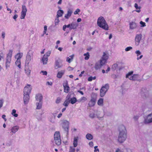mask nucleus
Returning a JSON list of instances; mask_svg holds the SVG:
<instances>
[{"label": "nucleus", "instance_id": "nucleus-46", "mask_svg": "<svg viewBox=\"0 0 152 152\" xmlns=\"http://www.w3.org/2000/svg\"><path fill=\"white\" fill-rule=\"evenodd\" d=\"M132 48H133L132 47L129 46L126 48L125 50L127 52L132 50Z\"/></svg>", "mask_w": 152, "mask_h": 152}, {"label": "nucleus", "instance_id": "nucleus-41", "mask_svg": "<svg viewBox=\"0 0 152 152\" xmlns=\"http://www.w3.org/2000/svg\"><path fill=\"white\" fill-rule=\"evenodd\" d=\"M15 64L19 68H20L21 67V63L20 60H17L15 62Z\"/></svg>", "mask_w": 152, "mask_h": 152}, {"label": "nucleus", "instance_id": "nucleus-38", "mask_svg": "<svg viewBox=\"0 0 152 152\" xmlns=\"http://www.w3.org/2000/svg\"><path fill=\"white\" fill-rule=\"evenodd\" d=\"M86 138L89 140H91L93 139V136L90 134H87L86 136Z\"/></svg>", "mask_w": 152, "mask_h": 152}, {"label": "nucleus", "instance_id": "nucleus-35", "mask_svg": "<svg viewBox=\"0 0 152 152\" xmlns=\"http://www.w3.org/2000/svg\"><path fill=\"white\" fill-rule=\"evenodd\" d=\"M23 56L22 53H18L15 56V58L17 60H20V58H21Z\"/></svg>", "mask_w": 152, "mask_h": 152}, {"label": "nucleus", "instance_id": "nucleus-47", "mask_svg": "<svg viewBox=\"0 0 152 152\" xmlns=\"http://www.w3.org/2000/svg\"><path fill=\"white\" fill-rule=\"evenodd\" d=\"M47 26L45 25L44 26V31H43V35L45 34H46L47 35L48 34H46V31H47Z\"/></svg>", "mask_w": 152, "mask_h": 152}, {"label": "nucleus", "instance_id": "nucleus-34", "mask_svg": "<svg viewBox=\"0 0 152 152\" xmlns=\"http://www.w3.org/2000/svg\"><path fill=\"white\" fill-rule=\"evenodd\" d=\"M36 105L37 106V109L39 110L41 109L42 107V102H37L36 103Z\"/></svg>", "mask_w": 152, "mask_h": 152}, {"label": "nucleus", "instance_id": "nucleus-9", "mask_svg": "<svg viewBox=\"0 0 152 152\" xmlns=\"http://www.w3.org/2000/svg\"><path fill=\"white\" fill-rule=\"evenodd\" d=\"M142 38V35L141 34H137L135 38V44L136 45H139Z\"/></svg>", "mask_w": 152, "mask_h": 152}, {"label": "nucleus", "instance_id": "nucleus-57", "mask_svg": "<svg viewBox=\"0 0 152 152\" xmlns=\"http://www.w3.org/2000/svg\"><path fill=\"white\" fill-rule=\"evenodd\" d=\"M18 15L16 14H15V15L13 16V18L15 20V21H16V19L18 17Z\"/></svg>", "mask_w": 152, "mask_h": 152}, {"label": "nucleus", "instance_id": "nucleus-7", "mask_svg": "<svg viewBox=\"0 0 152 152\" xmlns=\"http://www.w3.org/2000/svg\"><path fill=\"white\" fill-rule=\"evenodd\" d=\"M27 11V9L26 6L24 5H22V10L21 12L20 16V18L23 19L25 18Z\"/></svg>", "mask_w": 152, "mask_h": 152}, {"label": "nucleus", "instance_id": "nucleus-37", "mask_svg": "<svg viewBox=\"0 0 152 152\" xmlns=\"http://www.w3.org/2000/svg\"><path fill=\"white\" fill-rule=\"evenodd\" d=\"M97 104L99 106H102L103 104V99L102 98L99 99L98 101Z\"/></svg>", "mask_w": 152, "mask_h": 152}, {"label": "nucleus", "instance_id": "nucleus-25", "mask_svg": "<svg viewBox=\"0 0 152 152\" xmlns=\"http://www.w3.org/2000/svg\"><path fill=\"white\" fill-rule=\"evenodd\" d=\"M48 60V57L46 56V55H44L42 59V62L43 64H47Z\"/></svg>", "mask_w": 152, "mask_h": 152}, {"label": "nucleus", "instance_id": "nucleus-60", "mask_svg": "<svg viewBox=\"0 0 152 152\" xmlns=\"http://www.w3.org/2000/svg\"><path fill=\"white\" fill-rule=\"evenodd\" d=\"M138 118L139 116H134L133 117V119L135 121H137Z\"/></svg>", "mask_w": 152, "mask_h": 152}, {"label": "nucleus", "instance_id": "nucleus-14", "mask_svg": "<svg viewBox=\"0 0 152 152\" xmlns=\"http://www.w3.org/2000/svg\"><path fill=\"white\" fill-rule=\"evenodd\" d=\"M63 87H64V91L66 93H67L69 90V87L68 85L67 82L66 81L64 82L63 84Z\"/></svg>", "mask_w": 152, "mask_h": 152}, {"label": "nucleus", "instance_id": "nucleus-29", "mask_svg": "<svg viewBox=\"0 0 152 152\" xmlns=\"http://www.w3.org/2000/svg\"><path fill=\"white\" fill-rule=\"evenodd\" d=\"M62 66V65L60 64L58 61H55V69H57L58 68H60Z\"/></svg>", "mask_w": 152, "mask_h": 152}, {"label": "nucleus", "instance_id": "nucleus-10", "mask_svg": "<svg viewBox=\"0 0 152 152\" xmlns=\"http://www.w3.org/2000/svg\"><path fill=\"white\" fill-rule=\"evenodd\" d=\"M96 116L97 118L100 120H103L104 119L103 116H100L98 115H96L94 113H91L89 115V117L91 118H94Z\"/></svg>", "mask_w": 152, "mask_h": 152}, {"label": "nucleus", "instance_id": "nucleus-55", "mask_svg": "<svg viewBox=\"0 0 152 152\" xmlns=\"http://www.w3.org/2000/svg\"><path fill=\"white\" fill-rule=\"evenodd\" d=\"M140 24L141 25V27H144L146 26L145 23L142 21H140Z\"/></svg>", "mask_w": 152, "mask_h": 152}, {"label": "nucleus", "instance_id": "nucleus-61", "mask_svg": "<svg viewBox=\"0 0 152 152\" xmlns=\"http://www.w3.org/2000/svg\"><path fill=\"white\" fill-rule=\"evenodd\" d=\"M58 113V112H56L53 113L52 114V116H54L56 118V116L57 114Z\"/></svg>", "mask_w": 152, "mask_h": 152}, {"label": "nucleus", "instance_id": "nucleus-59", "mask_svg": "<svg viewBox=\"0 0 152 152\" xmlns=\"http://www.w3.org/2000/svg\"><path fill=\"white\" fill-rule=\"evenodd\" d=\"M66 28H69V26L68 25H64L63 27V29L64 31H65V29Z\"/></svg>", "mask_w": 152, "mask_h": 152}, {"label": "nucleus", "instance_id": "nucleus-54", "mask_svg": "<svg viewBox=\"0 0 152 152\" xmlns=\"http://www.w3.org/2000/svg\"><path fill=\"white\" fill-rule=\"evenodd\" d=\"M5 33L3 31L1 33V37L3 39H4L5 37Z\"/></svg>", "mask_w": 152, "mask_h": 152}, {"label": "nucleus", "instance_id": "nucleus-44", "mask_svg": "<svg viewBox=\"0 0 152 152\" xmlns=\"http://www.w3.org/2000/svg\"><path fill=\"white\" fill-rule=\"evenodd\" d=\"M58 18H59L56 17V18L55 21V24L56 26L57 25L59 22L60 20Z\"/></svg>", "mask_w": 152, "mask_h": 152}, {"label": "nucleus", "instance_id": "nucleus-26", "mask_svg": "<svg viewBox=\"0 0 152 152\" xmlns=\"http://www.w3.org/2000/svg\"><path fill=\"white\" fill-rule=\"evenodd\" d=\"M78 139V137H75L74 138L73 145L75 147H76L77 145Z\"/></svg>", "mask_w": 152, "mask_h": 152}, {"label": "nucleus", "instance_id": "nucleus-52", "mask_svg": "<svg viewBox=\"0 0 152 152\" xmlns=\"http://www.w3.org/2000/svg\"><path fill=\"white\" fill-rule=\"evenodd\" d=\"M75 149L72 147H70L69 149V152H75Z\"/></svg>", "mask_w": 152, "mask_h": 152}, {"label": "nucleus", "instance_id": "nucleus-39", "mask_svg": "<svg viewBox=\"0 0 152 152\" xmlns=\"http://www.w3.org/2000/svg\"><path fill=\"white\" fill-rule=\"evenodd\" d=\"M107 61L101 58L99 62L100 63V65L103 66L106 63Z\"/></svg>", "mask_w": 152, "mask_h": 152}, {"label": "nucleus", "instance_id": "nucleus-27", "mask_svg": "<svg viewBox=\"0 0 152 152\" xmlns=\"http://www.w3.org/2000/svg\"><path fill=\"white\" fill-rule=\"evenodd\" d=\"M64 13V12L63 10H58L57 12L56 17L58 18L61 17L63 15Z\"/></svg>", "mask_w": 152, "mask_h": 152}, {"label": "nucleus", "instance_id": "nucleus-49", "mask_svg": "<svg viewBox=\"0 0 152 152\" xmlns=\"http://www.w3.org/2000/svg\"><path fill=\"white\" fill-rule=\"evenodd\" d=\"M53 84V82L51 81H47L46 83V85L51 86Z\"/></svg>", "mask_w": 152, "mask_h": 152}, {"label": "nucleus", "instance_id": "nucleus-48", "mask_svg": "<svg viewBox=\"0 0 152 152\" xmlns=\"http://www.w3.org/2000/svg\"><path fill=\"white\" fill-rule=\"evenodd\" d=\"M135 53L136 54L137 57H138L139 55H141V52L139 50H136L135 52Z\"/></svg>", "mask_w": 152, "mask_h": 152}, {"label": "nucleus", "instance_id": "nucleus-4", "mask_svg": "<svg viewBox=\"0 0 152 152\" xmlns=\"http://www.w3.org/2000/svg\"><path fill=\"white\" fill-rule=\"evenodd\" d=\"M55 142L57 145H59L61 143L60 135L59 132H56L54 134Z\"/></svg>", "mask_w": 152, "mask_h": 152}, {"label": "nucleus", "instance_id": "nucleus-2", "mask_svg": "<svg viewBox=\"0 0 152 152\" xmlns=\"http://www.w3.org/2000/svg\"><path fill=\"white\" fill-rule=\"evenodd\" d=\"M97 24L99 27L105 30H108L109 29L108 26L103 17H100L98 18Z\"/></svg>", "mask_w": 152, "mask_h": 152}, {"label": "nucleus", "instance_id": "nucleus-43", "mask_svg": "<svg viewBox=\"0 0 152 152\" xmlns=\"http://www.w3.org/2000/svg\"><path fill=\"white\" fill-rule=\"evenodd\" d=\"M96 76H94V77L91 76L89 77L88 79V81H91L93 80H95L96 79Z\"/></svg>", "mask_w": 152, "mask_h": 152}, {"label": "nucleus", "instance_id": "nucleus-36", "mask_svg": "<svg viewBox=\"0 0 152 152\" xmlns=\"http://www.w3.org/2000/svg\"><path fill=\"white\" fill-rule=\"evenodd\" d=\"M69 101L72 104H73L77 102V100L75 97H73L70 99Z\"/></svg>", "mask_w": 152, "mask_h": 152}, {"label": "nucleus", "instance_id": "nucleus-28", "mask_svg": "<svg viewBox=\"0 0 152 152\" xmlns=\"http://www.w3.org/2000/svg\"><path fill=\"white\" fill-rule=\"evenodd\" d=\"M74 57V55L70 56L69 57H67L66 58V61L69 63H70L72 61Z\"/></svg>", "mask_w": 152, "mask_h": 152}, {"label": "nucleus", "instance_id": "nucleus-51", "mask_svg": "<svg viewBox=\"0 0 152 152\" xmlns=\"http://www.w3.org/2000/svg\"><path fill=\"white\" fill-rule=\"evenodd\" d=\"M4 54L2 52H1L0 53V61L4 58Z\"/></svg>", "mask_w": 152, "mask_h": 152}, {"label": "nucleus", "instance_id": "nucleus-64", "mask_svg": "<svg viewBox=\"0 0 152 152\" xmlns=\"http://www.w3.org/2000/svg\"><path fill=\"white\" fill-rule=\"evenodd\" d=\"M6 116L5 115H3L2 116V118H3L4 119V120L5 121H7V119L6 118Z\"/></svg>", "mask_w": 152, "mask_h": 152}, {"label": "nucleus", "instance_id": "nucleus-19", "mask_svg": "<svg viewBox=\"0 0 152 152\" xmlns=\"http://www.w3.org/2000/svg\"><path fill=\"white\" fill-rule=\"evenodd\" d=\"M70 97V95L68 94L66 97V98L67 99H66L65 102H64L63 105L66 107H67L68 106V104H69L70 101H69V98Z\"/></svg>", "mask_w": 152, "mask_h": 152}, {"label": "nucleus", "instance_id": "nucleus-17", "mask_svg": "<svg viewBox=\"0 0 152 152\" xmlns=\"http://www.w3.org/2000/svg\"><path fill=\"white\" fill-rule=\"evenodd\" d=\"M19 126H13L11 129L10 133H11L12 134L15 133L18 131L19 129Z\"/></svg>", "mask_w": 152, "mask_h": 152}, {"label": "nucleus", "instance_id": "nucleus-58", "mask_svg": "<svg viewBox=\"0 0 152 152\" xmlns=\"http://www.w3.org/2000/svg\"><path fill=\"white\" fill-rule=\"evenodd\" d=\"M40 73H42V74L45 75H47V72L46 71H41L40 72Z\"/></svg>", "mask_w": 152, "mask_h": 152}, {"label": "nucleus", "instance_id": "nucleus-1", "mask_svg": "<svg viewBox=\"0 0 152 152\" xmlns=\"http://www.w3.org/2000/svg\"><path fill=\"white\" fill-rule=\"evenodd\" d=\"M119 133L118 136V140L120 143H123L127 138V131L125 126H121L119 128Z\"/></svg>", "mask_w": 152, "mask_h": 152}, {"label": "nucleus", "instance_id": "nucleus-20", "mask_svg": "<svg viewBox=\"0 0 152 152\" xmlns=\"http://www.w3.org/2000/svg\"><path fill=\"white\" fill-rule=\"evenodd\" d=\"M72 13V11L70 9H69L67 11V13L64 15V18L66 19H68L71 16Z\"/></svg>", "mask_w": 152, "mask_h": 152}, {"label": "nucleus", "instance_id": "nucleus-31", "mask_svg": "<svg viewBox=\"0 0 152 152\" xmlns=\"http://www.w3.org/2000/svg\"><path fill=\"white\" fill-rule=\"evenodd\" d=\"M56 117L51 116L49 118V121L51 123H54L56 122Z\"/></svg>", "mask_w": 152, "mask_h": 152}, {"label": "nucleus", "instance_id": "nucleus-8", "mask_svg": "<svg viewBox=\"0 0 152 152\" xmlns=\"http://www.w3.org/2000/svg\"><path fill=\"white\" fill-rule=\"evenodd\" d=\"M31 89L32 87L30 85H27L24 88V94L29 95Z\"/></svg>", "mask_w": 152, "mask_h": 152}, {"label": "nucleus", "instance_id": "nucleus-45", "mask_svg": "<svg viewBox=\"0 0 152 152\" xmlns=\"http://www.w3.org/2000/svg\"><path fill=\"white\" fill-rule=\"evenodd\" d=\"M118 66V64H113L112 67V69L114 70H115Z\"/></svg>", "mask_w": 152, "mask_h": 152}, {"label": "nucleus", "instance_id": "nucleus-6", "mask_svg": "<svg viewBox=\"0 0 152 152\" xmlns=\"http://www.w3.org/2000/svg\"><path fill=\"white\" fill-rule=\"evenodd\" d=\"M109 88L108 84H106L103 86L100 89V96L101 97H103L106 94Z\"/></svg>", "mask_w": 152, "mask_h": 152}, {"label": "nucleus", "instance_id": "nucleus-12", "mask_svg": "<svg viewBox=\"0 0 152 152\" xmlns=\"http://www.w3.org/2000/svg\"><path fill=\"white\" fill-rule=\"evenodd\" d=\"M32 55V52L31 51H29L26 56V63L27 64H29L30 61L31 59V57Z\"/></svg>", "mask_w": 152, "mask_h": 152}, {"label": "nucleus", "instance_id": "nucleus-33", "mask_svg": "<svg viewBox=\"0 0 152 152\" xmlns=\"http://www.w3.org/2000/svg\"><path fill=\"white\" fill-rule=\"evenodd\" d=\"M108 56L107 54L105 52H104L101 58L107 61L108 59Z\"/></svg>", "mask_w": 152, "mask_h": 152}, {"label": "nucleus", "instance_id": "nucleus-50", "mask_svg": "<svg viewBox=\"0 0 152 152\" xmlns=\"http://www.w3.org/2000/svg\"><path fill=\"white\" fill-rule=\"evenodd\" d=\"M80 11V10L79 9H77L74 12V14L75 15H76L78 14L79 12Z\"/></svg>", "mask_w": 152, "mask_h": 152}, {"label": "nucleus", "instance_id": "nucleus-30", "mask_svg": "<svg viewBox=\"0 0 152 152\" xmlns=\"http://www.w3.org/2000/svg\"><path fill=\"white\" fill-rule=\"evenodd\" d=\"M100 64H101L99 61H98L96 62L95 65V68L96 69H98L101 68L102 66L100 65Z\"/></svg>", "mask_w": 152, "mask_h": 152}, {"label": "nucleus", "instance_id": "nucleus-13", "mask_svg": "<svg viewBox=\"0 0 152 152\" xmlns=\"http://www.w3.org/2000/svg\"><path fill=\"white\" fill-rule=\"evenodd\" d=\"M68 25L69 28L70 30L76 29L78 26V24L76 22H72Z\"/></svg>", "mask_w": 152, "mask_h": 152}, {"label": "nucleus", "instance_id": "nucleus-63", "mask_svg": "<svg viewBox=\"0 0 152 152\" xmlns=\"http://www.w3.org/2000/svg\"><path fill=\"white\" fill-rule=\"evenodd\" d=\"M97 146H96L94 147V148L95 150H94V152H96L97 151H99V149L98 148H97Z\"/></svg>", "mask_w": 152, "mask_h": 152}, {"label": "nucleus", "instance_id": "nucleus-23", "mask_svg": "<svg viewBox=\"0 0 152 152\" xmlns=\"http://www.w3.org/2000/svg\"><path fill=\"white\" fill-rule=\"evenodd\" d=\"M25 73L27 75L29 76L31 73V70L29 69V67L28 66H26L25 67Z\"/></svg>", "mask_w": 152, "mask_h": 152}, {"label": "nucleus", "instance_id": "nucleus-3", "mask_svg": "<svg viewBox=\"0 0 152 152\" xmlns=\"http://www.w3.org/2000/svg\"><path fill=\"white\" fill-rule=\"evenodd\" d=\"M133 72L131 71L128 73L126 75V78H128L130 80H137L139 76L137 74L133 75Z\"/></svg>", "mask_w": 152, "mask_h": 152}, {"label": "nucleus", "instance_id": "nucleus-16", "mask_svg": "<svg viewBox=\"0 0 152 152\" xmlns=\"http://www.w3.org/2000/svg\"><path fill=\"white\" fill-rule=\"evenodd\" d=\"M129 28L131 29H134L137 28V24L134 22L132 21L129 22Z\"/></svg>", "mask_w": 152, "mask_h": 152}, {"label": "nucleus", "instance_id": "nucleus-24", "mask_svg": "<svg viewBox=\"0 0 152 152\" xmlns=\"http://www.w3.org/2000/svg\"><path fill=\"white\" fill-rule=\"evenodd\" d=\"M64 70H62L58 72L57 74V77L59 78H61L62 76L64 74Z\"/></svg>", "mask_w": 152, "mask_h": 152}, {"label": "nucleus", "instance_id": "nucleus-62", "mask_svg": "<svg viewBox=\"0 0 152 152\" xmlns=\"http://www.w3.org/2000/svg\"><path fill=\"white\" fill-rule=\"evenodd\" d=\"M61 100V99L60 98H58L56 101V102L57 103H59Z\"/></svg>", "mask_w": 152, "mask_h": 152}, {"label": "nucleus", "instance_id": "nucleus-5", "mask_svg": "<svg viewBox=\"0 0 152 152\" xmlns=\"http://www.w3.org/2000/svg\"><path fill=\"white\" fill-rule=\"evenodd\" d=\"M12 53H9L7 57L5 62V67L6 69H7L10 66V64L11 60Z\"/></svg>", "mask_w": 152, "mask_h": 152}, {"label": "nucleus", "instance_id": "nucleus-53", "mask_svg": "<svg viewBox=\"0 0 152 152\" xmlns=\"http://www.w3.org/2000/svg\"><path fill=\"white\" fill-rule=\"evenodd\" d=\"M51 54V51H48L47 53H46V54L45 55H46V56H47V57H48L49 56L50 54Z\"/></svg>", "mask_w": 152, "mask_h": 152}, {"label": "nucleus", "instance_id": "nucleus-32", "mask_svg": "<svg viewBox=\"0 0 152 152\" xmlns=\"http://www.w3.org/2000/svg\"><path fill=\"white\" fill-rule=\"evenodd\" d=\"M87 100V99L85 97H82L77 100L78 102H84Z\"/></svg>", "mask_w": 152, "mask_h": 152}, {"label": "nucleus", "instance_id": "nucleus-18", "mask_svg": "<svg viewBox=\"0 0 152 152\" xmlns=\"http://www.w3.org/2000/svg\"><path fill=\"white\" fill-rule=\"evenodd\" d=\"M29 94H23V100L24 103L25 104H27L29 99Z\"/></svg>", "mask_w": 152, "mask_h": 152}, {"label": "nucleus", "instance_id": "nucleus-56", "mask_svg": "<svg viewBox=\"0 0 152 152\" xmlns=\"http://www.w3.org/2000/svg\"><path fill=\"white\" fill-rule=\"evenodd\" d=\"M134 7L137 10L140 9L141 7H138L137 4L135 3L134 4Z\"/></svg>", "mask_w": 152, "mask_h": 152}, {"label": "nucleus", "instance_id": "nucleus-15", "mask_svg": "<svg viewBox=\"0 0 152 152\" xmlns=\"http://www.w3.org/2000/svg\"><path fill=\"white\" fill-rule=\"evenodd\" d=\"M69 124V122L68 121L66 120H64V121L63 127L64 130L66 131H68Z\"/></svg>", "mask_w": 152, "mask_h": 152}, {"label": "nucleus", "instance_id": "nucleus-21", "mask_svg": "<svg viewBox=\"0 0 152 152\" xmlns=\"http://www.w3.org/2000/svg\"><path fill=\"white\" fill-rule=\"evenodd\" d=\"M36 100L39 102H41L42 100V96L41 94H37L35 96Z\"/></svg>", "mask_w": 152, "mask_h": 152}, {"label": "nucleus", "instance_id": "nucleus-42", "mask_svg": "<svg viewBox=\"0 0 152 152\" xmlns=\"http://www.w3.org/2000/svg\"><path fill=\"white\" fill-rule=\"evenodd\" d=\"M16 110L15 109H13L12 110L11 114L12 115L15 116V117H17L18 116V114L16 113Z\"/></svg>", "mask_w": 152, "mask_h": 152}, {"label": "nucleus", "instance_id": "nucleus-40", "mask_svg": "<svg viewBox=\"0 0 152 152\" xmlns=\"http://www.w3.org/2000/svg\"><path fill=\"white\" fill-rule=\"evenodd\" d=\"M83 55L84 56H85L84 58L85 60H87L89 58L90 55L88 52H87L86 53H84Z\"/></svg>", "mask_w": 152, "mask_h": 152}, {"label": "nucleus", "instance_id": "nucleus-11", "mask_svg": "<svg viewBox=\"0 0 152 152\" xmlns=\"http://www.w3.org/2000/svg\"><path fill=\"white\" fill-rule=\"evenodd\" d=\"M144 122L146 124L152 122V113L147 116L144 120Z\"/></svg>", "mask_w": 152, "mask_h": 152}, {"label": "nucleus", "instance_id": "nucleus-22", "mask_svg": "<svg viewBox=\"0 0 152 152\" xmlns=\"http://www.w3.org/2000/svg\"><path fill=\"white\" fill-rule=\"evenodd\" d=\"M95 99L94 98H92L89 102L88 105L90 107H92L94 106L95 104Z\"/></svg>", "mask_w": 152, "mask_h": 152}]
</instances>
